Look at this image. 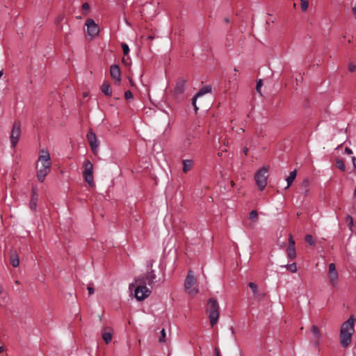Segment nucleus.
<instances>
[{"mask_svg":"<svg viewBox=\"0 0 356 356\" xmlns=\"http://www.w3.org/2000/svg\"><path fill=\"white\" fill-rule=\"evenodd\" d=\"M353 13L355 16V18L356 19V5L353 8Z\"/></svg>","mask_w":356,"mask_h":356,"instance_id":"obj_47","label":"nucleus"},{"mask_svg":"<svg viewBox=\"0 0 356 356\" xmlns=\"http://www.w3.org/2000/svg\"><path fill=\"white\" fill-rule=\"evenodd\" d=\"M122 62L126 63V60H124V58H122Z\"/></svg>","mask_w":356,"mask_h":356,"instance_id":"obj_59","label":"nucleus"},{"mask_svg":"<svg viewBox=\"0 0 356 356\" xmlns=\"http://www.w3.org/2000/svg\"><path fill=\"white\" fill-rule=\"evenodd\" d=\"M207 312L209 314L210 323L213 327L219 318V305L215 298H211L208 300Z\"/></svg>","mask_w":356,"mask_h":356,"instance_id":"obj_2","label":"nucleus"},{"mask_svg":"<svg viewBox=\"0 0 356 356\" xmlns=\"http://www.w3.org/2000/svg\"><path fill=\"white\" fill-rule=\"evenodd\" d=\"M135 283H131L129 284V289H131L133 286H134Z\"/></svg>","mask_w":356,"mask_h":356,"instance_id":"obj_51","label":"nucleus"},{"mask_svg":"<svg viewBox=\"0 0 356 356\" xmlns=\"http://www.w3.org/2000/svg\"><path fill=\"white\" fill-rule=\"evenodd\" d=\"M83 168L84 170L83 172V177L84 180L90 186H95L93 179V165L89 160H86L83 163Z\"/></svg>","mask_w":356,"mask_h":356,"instance_id":"obj_4","label":"nucleus"},{"mask_svg":"<svg viewBox=\"0 0 356 356\" xmlns=\"http://www.w3.org/2000/svg\"><path fill=\"white\" fill-rule=\"evenodd\" d=\"M151 291L144 285H138L134 291V296L136 300L141 301L149 297Z\"/></svg>","mask_w":356,"mask_h":356,"instance_id":"obj_7","label":"nucleus"},{"mask_svg":"<svg viewBox=\"0 0 356 356\" xmlns=\"http://www.w3.org/2000/svg\"><path fill=\"white\" fill-rule=\"evenodd\" d=\"M218 155L220 156H222V153L219 152V153L218 154Z\"/></svg>","mask_w":356,"mask_h":356,"instance_id":"obj_58","label":"nucleus"},{"mask_svg":"<svg viewBox=\"0 0 356 356\" xmlns=\"http://www.w3.org/2000/svg\"><path fill=\"white\" fill-rule=\"evenodd\" d=\"M102 336L104 342L106 344L109 343L113 339V332L111 328L108 327H104L102 330Z\"/></svg>","mask_w":356,"mask_h":356,"instance_id":"obj_20","label":"nucleus"},{"mask_svg":"<svg viewBox=\"0 0 356 356\" xmlns=\"http://www.w3.org/2000/svg\"><path fill=\"white\" fill-rule=\"evenodd\" d=\"M352 161L354 166V168H356V157H352Z\"/></svg>","mask_w":356,"mask_h":356,"instance_id":"obj_46","label":"nucleus"},{"mask_svg":"<svg viewBox=\"0 0 356 356\" xmlns=\"http://www.w3.org/2000/svg\"><path fill=\"white\" fill-rule=\"evenodd\" d=\"M302 195H304V197H307L309 195V188H302Z\"/></svg>","mask_w":356,"mask_h":356,"instance_id":"obj_41","label":"nucleus"},{"mask_svg":"<svg viewBox=\"0 0 356 356\" xmlns=\"http://www.w3.org/2000/svg\"><path fill=\"white\" fill-rule=\"evenodd\" d=\"M111 76L115 80L118 85L121 81V70L118 65H112L110 67Z\"/></svg>","mask_w":356,"mask_h":356,"instance_id":"obj_13","label":"nucleus"},{"mask_svg":"<svg viewBox=\"0 0 356 356\" xmlns=\"http://www.w3.org/2000/svg\"><path fill=\"white\" fill-rule=\"evenodd\" d=\"M249 218L251 220L257 221L258 220V213L256 210H252L249 214Z\"/></svg>","mask_w":356,"mask_h":356,"instance_id":"obj_29","label":"nucleus"},{"mask_svg":"<svg viewBox=\"0 0 356 356\" xmlns=\"http://www.w3.org/2000/svg\"><path fill=\"white\" fill-rule=\"evenodd\" d=\"M183 172L184 173H187L188 171H190L192 169V167L193 165V160L186 159L183 160Z\"/></svg>","mask_w":356,"mask_h":356,"instance_id":"obj_23","label":"nucleus"},{"mask_svg":"<svg viewBox=\"0 0 356 356\" xmlns=\"http://www.w3.org/2000/svg\"><path fill=\"white\" fill-rule=\"evenodd\" d=\"M86 138L92 153L95 155L97 154L99 143L97 142V136L92 129H89Z\"/></svg>","mask_w":356,"mask_h":356,"instance_id":"obj_8","label":"nucleus"},{"mask_svg":"<svg viewBox=\"0 0 356 356\" xmlns=\"http://www.w3.org/2000/svg\"><path fill=\"white\" fill-rule=\"evenodd\" d=\"M300 215H301V213H300V212H298V213H297V216H298V217H299Z\"/></svg>","mask_w":356,"mask_h":356,"instance_id":"obj_56","label":"nucleus"},{"mask_svg":"<svg viewBox=\"0 0 356 356\" xmlns=\"http://www.w3.org/2000/svg\"><path fill=\"white\" fill-rule=\"evenodd\" d=\"M234 72L236 73L238 72V70L236 68H234Z\"/></svg>","mask_w":356,"mask_h":356,"instance_id":"obj_57","label":"nucleus"},{"mask_svg":"<svg viewBox=\"0 0 356 356\" xmlns=\"http://www.w3.org/2000/svg\"><path fill=\"white\" fill-rule=\"evenodd\" d=\"M87 289H88V294H89L90 296L92 295V294L94 293V292H95V289H94V288H93V287H92V286H88V288H87Z\"/></svg>","mask_w":356,"mask_h":356,"instance_id":"obj_42","label":"nucleus"},{"mask_svg":"<svg viewBox=\"0 0 356 356\" xmlns=\"http://www.w3.org/2000/svg\"><path fill=\"white\" fill-rule=\"evenodd\" d=\"M211 90H212L211 86H210V85L204 86L192 98V104L194 107V110H195V113H197V111L198 110V108L196 105L197 99L203 95L211 92Z\"/></svg>","mask_w":356,"mask_h":356,"instance_id":"obj_11","label":"nucleus"},{"mask_svg":"<svg viewBox=\"0 0 356 356\" xmlns=\"http://www.w3.org/2000/svg\"><path fill=\"white\" fill-rule=\"evenodd\" d=\"M21 135V124L19 121H15L11 134H10V142L13 147H15L17 144L19 137Z\"/></svg>","mask_w":356,"mask_h":356,"instance_id":"obj_6","label":"nucleus"},{"mask_svg":"<svg viewBox=\"0 0 356 356\" xmlns=\"http://www.w3.org/2000/svg\"><path fill=\"white\" fill-rule=\"evenodd\" d=\"M269 167L263 166L254 175V180L260 191H262L267 185L268 172Z\"/></svg>","mask_w":356,"mask_h":356,"instance_id":"obj_3","label":"nucleus"},{"mask_svg":"<svg viewBox=\"0 0 356 356\" xmlns=\"http://www.w3.org/2000/svg\"><path fill=\"white\" fill-rule=\"evenodd\" d=\"M224 22L227 24H229V19L228 17H225L224 19Z\"/></svg>","mask_w":356,"mask_h":356,"instance_id":"obj_49","label":"nucleus"},{"mask_svg":"<svg viewBox=\"0 0 356 356\" xmlns=\"http://www.w3.org/2000/svg\"><path fill=\"white\" fill-rule=\"evenodd\" d=\"M305 241L310 245L313 246L315 245V241L311 234H307L305 236Z\"/></svg>","mask_w":356,"mask_h":356,"instance_id":"obj_30","label":"nucleus"},{"mask_svg":"<svg viewBox=\"0 0 356 356\" xmlns=\"http://www.w3.org/2000/svg\"><path fill=\"white\" fill-rule=\"evenodd\" d=\"M187 82L188 80L184 77H179L177 79L173 90V95L176 97H179L185 92Z\"/></svg>","mask_w":356,"mask_h":356,"instance_id":"obj_9","label":"nucleus"},{"mask_svg":"<svg viewBox=\"0 0 356 356\" xmlns=\"http://www.w3.org/2000/svg\"><path fill=\"white\" fill-rule=\"evenodd\" d=\"M196 282V277L193 275V271L190 270L188 272V275L184 282L185 289L189 294L195 295L198 293V289L197 288H192Z\"/></svg>","mask_w":356,"mask_h":356,"instance_id":"obj_5","label":"nucleus"},{"mask_svg":"<svg viewBox=\"0 0 356 356\" xmlns=\"http://www.w3.org/2000/svg\"><path fill=\"white\" fill-rule=\"evenodd\" d=\"M286 268L291 272V273H296L297 271V266H296V264L295 262L291 264H288L286 266H285Z\"/></svg>","mask_w":356,"mask_h":356,"instance_id":"obj_28","label":"nucleus"},{"mask_svg":"<svg viewBox=\"0 0 356 356\" xmlns=\"http://www.w3.org/2000/svg\"><path fill=\"white\" fill-rule=\"evenodd\" d=\"M121 47H122L124 55H125V56L128 55V54L129 52V46L126 43H122Z\"/></svg>","mask_w":356,"mask_h":356,"instance_id":"obj_33","label":"nucleus"},{"mask_svg":"<svg viewBox=\"0 0 356 356\" xmlns=\"http://www.w3.org/2000/svg\"><path fill=\"white\" fill-rule=\"evenodd\" d=\"M42 154L39 156L38 162H41L42 166H51L50 155L48 151L42 149Z\"/></svg>","mask_w":356,"mask_h":356,"instance_id":"obj_17","label":"nucleus"},{"mask_svg":"<svg viewBox=\"0 0 356 356\" xmlns=\"http://www.w3.org/2000/svg\"><path fill=\"white\" fill-rule=\"evenodd\" d=\"M311 333L314 335V341L313 343L315 346V347H318L321 341V333L319 330V328L316 325H312L310 329Z\"/></svg>","mask_w":356,"mask_h":356,"instance_id":"obj_16","label":"nucleus"},{"mask_svg":"<svg viewBox=\"0 0 356 356\" xmlns=\"http://www.w3.org/2000/svg\"><path fill=\"white\" fill-rule=\"evenodd\" d=\"M165 329L163 328L161 330V337L159 339V342H161V343L165 342Z\"/></svg>","mask_w":356,"mask_h":356,"instance_id":"obj_34","label":"nucleus"},{"mask_svg":"<svg viewBox=\"0 0 356 356\" xmlns=\"http://www.w3.org/2000/svg\"><path fill=\"white\" fill-rule=\"evenodd\" d=\"M64 19V16L63 15H60L56 18V23L59 24L60 22H62Z\"/></svg>","mask_w":356,"mask_h":356,"instance_id":"obj_43","label":"nucleus"},{"mask_svg":"<svg viewBox=\"0 0 356 356\" xmlns=\"http://www.w3.org/2000/svg\"><path fill=\"white\" fill-rule=\"evenodd\" d=\"M249 287L252 289L254 297L259 300H261L264 298L266 294L264 293H260L258 291L257 285L254 282H250L248 284Z\"/></svg>","mask_w":356,"mask_h":356,"instance_id":"obj_19","label":"nucleus"},{"mask_svg":"<svg viewBox=\"0 0 356 356\" xmlns=\"http://www.w3.org/2000/svg\"><path fill=\"white\" fill-rule=\"evenodd\" d=\"M243 153H244L245 155H247V154H248V147H245L243 148Z\"/></svg>","mask_w":356,"mask_h":356,"instance_id":"obj_48","label":"nucleus"},{"mask_svg":"<svg viewBox=\"0 0 356 356\" xmlns=\"http://www.w3.org/2000/svg\"><path fill=\"white\" fill-rule=\"evenodd\" d=\"M214 353H215V356H220V350L218 348H215Z\"/></svg>","mask_w":356,"mask_h":356,"instance_id":"obj_44","label":"nucleus"},{"mask_svg":"<svg viewBox=\"0 0 356 356\" xmlns=\"http://www.w3.org/2000/svg\"><path fill=\"white\" fill-rule=\"evenodd\" d=\"M2 75H3V71H0V78L1 77Z\"/></svg>","mask_w":356,"mask_h":356,"instance_id":"obj_55","label":"nucleus"},{"mask_svg":"<svg viewBox=\"0 0 356 356\" xmlns=\"http://www.w3.org/2000/svg\"><path fill=\"white\" fill-rule=\"evenodd\" d=\"M346 222L348 223V226L351 227L353 225V219L351 216L348 215L346 217Z\"/></svg>","mask_w":356,"mask_h":356,"instance_id":"obj_36","label":"nucleus"},{"mask_svg":"<svg viewBox=\"0 0 356 356\" xmlns=\"http://www.w3.org/2000/svg\"><path fill=\"white\" fill-rule=\"evenodd\" d=\"M147 274L148 278L149 280V286H152L156 282L163 283L164 282V280H165L164 277L159 278L158 280H156V276L154 273V271L152 269H151L150 271L147 272Z\"/></svg>","mask_w":356,"mask_h":356,"instance_id":"obj_21","label":"nucleus"},{"mask_svg":"<svg viewBox=\"0 0 356 356\" xmlns=\"http://www.w3.org/2000/svg\"><path fill=\"white\" fill-rule=\"evenodd\" d=\"M82 10L84 12H88V10H90V5L86 2V3H83V5H82Z\"/></svg>","mask_w":356,"mask_h":356,"instance_id":"obj_40","label":"nucleus"},{"mask_svg":"<svg viewBox=\"0 0 356 356\" xmlns=\"http://www.w3.org/2000/svg\"><path fill=\"white\" fill-rule=\"evenodd\" d=\"M10 261L13 267H17L19 266V260L15 251L10 253Z\"/></svg>","mask_w":356,"mask_h":356,"instance_id":"obj_24","label":"nucleus"},{"mask_svg":"<svg viewBox=\"0 0 356 356\" xmlns=\"http://www.w3.org/2000/svg\"><path fill=\"white\" fill-rule=\"evenodd\" d=\"M102 92L108 97H111L112 90L111 88V86L108 82L104 81L101 86Z\"/></svg>","mask_w":356,"mask_h":356,"instance_id":"obj_22","label":"nucleus"},{"mask_svg":"<svg viewBox=\"0 0 356 356\" xmlns=\"http://www.w3.org/2000/svg\"><path fill=\"white\" fill-rule=\"evenodd\" d=\"M86 25L87 26V32L89 35L92 38H95L98 35L99 33V28L92 19H88L86 22Z\"/></svg>","mask_w":356,"mask_h":356,"instance_id":"obj_10","label":"nucleus"},{"mask_svg":"<svg viewBox=\"0 0 356 356\" xmlns=\"http://www.w3.org/2000/svg\"><path fill=\"white\" fill-rule=\"evenodd\" d=\"M51 167L49 165L42 166L37 171V178L40 182H43L45 177L50 172Z\"/></svg>","mask_w":356,"mask_h":356,"instance_id":"obj_18","label":"nucleus"},{"mask_svg":"<svg viewBox=\"0 0 356 356\" xmlns=\"http://www.w3.org/2000/svg\"><path fill=\"white\" fill-rule=\"evenodd\" d=\"M336 166L337 168H339L342 172H345L346 170V165L342 159H338L336 161Z\"/></svg>","mask_w":356,"mask_h":356,"instance_id":"obj_27","label":"nucleus"},{"mask_svg":"<svg viewBox=\"0 0 356 356\" xmlns=\"http://www.w3.org/2000/svg\"><path fill=\"white\" fill-rule=\"evenodd\" d=\"M309 0H300L301 9L302 11H306L309 6Z\"/></svg>","mask_w":356,"mask_h":356,"instance_id":"obj_31","label":"nucleus"},{"mask_svg":"<svg viewBox=\"0 0 356 356\" xmlns=\"http://www.w3.org/2000/svg\"><path fill=\"white\" fill-rule=\"evenodd\" d=\"M263 85V81L261 79H259L257 81V85H256V90L257 92L261 95L262 96V93L261 92V88Z\"/></svg>","mask_w":356,"mask_h":356,"instance_id":"obj_32","label":"nucleus"},{"mask_svg":"<svg viewBox=\"0 0 356 356\" xmlns=\"http://www.w3.org/2000/svg\"><path fill=\"white\" fill-rule=\"evenodd\" d=\"M114 99H119V98L118 97H115Z\"/></svg>","mask_w":356,"mask_h":356,"instance_id":"obj_60","label":"nucleus"},{"mask_svg":"<svg viewBox=\"0 0 356 356\" xmlns=\"http://www.w3.org/2000/svg\"><path fill=\"white\" fill-rule=\"evenodd\" d=\"M329 278L331 284L334 286L337 284L338 273L334 263L329 264Z\"/></svg>","mask_w":356,"mask_h":356,"instance_id":"obj_15","label":"nucleus"},{"mask_svg":"<svg viewBox=\"0 0 356 356\" xmlns=\"http://www.w3.org/2000/svg\"><path fill=\"white\" fill-rule=\"evenodd\" d=\"M3 351V347L2 346H0V353Z\"/></svg>","mask_w":356,"mask_h":356,"instance_id":"obj_52","label":"nucleus"},{"mask_svg":"<svg viewBox=\"0 0 356 356\" xmlns=\"http://www.w3.org/2000/svg\"><path fill=\"white\" fill-rule=\"evenodd\" d=\"M344 151L348 154H353V151L349 147H346Z\"/></svg>","mask_w":356,"mask_h":356,"instance_id":"obj_45","label":"nucleus"},{"mask_svg":"<svg viewBox=\"0 0 356 356\" xmlns=\"http://www.w3.org/2000/svg\"><path fill=\"white\" fill-rule=\"evenodd\" d=\"M149 278L147 276V274L139 276L137 279L135 280V282H138V285H144L146 286V284H149Z\"/></svg>","mask_w":356,"mask_h":356,"instance_id":"obj_26","label":"nucleus"},{"mask_svg":"<svg viewBox=\"0 0 356 356\" xmlns=\"http://www.w3.org/2000/svg\"><path fill=\"white\" fill-rule=\"evenodd\" d=\"M309 181L307 178L304 179L303 181L301 183V188H309Z\"/></svg>","mask_w":356,"mask_h":356,"instance_id":"obj_35","label":"nucleus"},{"mask_svg":"<svg viewBox=\"0 0 356 356\" xmlns=\"http://www.w3.org/2000/svg\"><path fill=\"white\" fill-rule=\"evenodd\" d=\"M348 69L350 72H353L356 70V65L353 63H350L348 65Z\"/></svg>","mask_w":356,"mask_h":356,"instance_id":"obj_39","label":"nucleus"},{"mask_svg":"<svg viewBox=\"0 0 356 356\" xmlns=\"http://www.w3.org/2000/svg\"><path fill=\"white\" fill-rule=\"evenodd\" d=\"M296 175H297L296 170H294L290 172L289 175L286 179V180L287 181V186H286L285 189H287L291 186V185L292 184V183L293 182V181L296 179Z\"/></svg>","mask_w":356,"mask_h":356,"instance_id":"obj_25","label":"nucleus"},{"mask_svg":"<svg viewBox=\"0 0 356 356\" xmlns=\"http://www.w3.org/2000/svg\"><path fill=\"white\" fill-rule=\"evenodd\" d=\"M124 98L127 100H129V99H132L133 98L132 92L130 90H129L125 91V92H124Z\"/></svg>","mask_w":356,"mask_h":356,"instance_id":"obj_38","label":"nucleus"},{"mask_svg":"<svg viewBox=\"0 0 356 356\" xmlns=\"http://www.w3.org/2000/svg\"><path fill=\"white\" fill-rule=\"evenodd\" d=\"M154 38V36H152V35H149V36H147V40H152Z\"/></svg>","mask_w":356,"mask_h":356,"instance_id":"obj_50","label":"nucleus"},{"mask_svg":"<svg viewBox=\"0 0 356 356\" xmlns=\"http://www.w3.org/2000/svg\"><path fill=\"white\" fill-rule=\"evenodd\" d=\"M129 82H130L131 86H134V82H133L132 79H129Z\"/></svg>","mask_w":356,"mask_h":356,"instance_id":"obj_53","label":"nucleus"},{"mask_svg":"<svg viewBox=\"0 0 356 356\" xmlns=\"http://www.w3.org/2000/svg\"><path fill=\"white\" fill-rule=\"evenodd\" d=\"M191 138H192V136H187L186 139L184 142V146L185 148H187L190 146V145L191 143Z\"/></svg>","mask_w":356,"mask_h":356,"instance_id":"obj_37","label":"nucleus"},{"mask_svg":"<svg viewBox=\"0 0 356 356\" xmlns=\"http://www.w3.org/2000/svg\"><path fill=\"white\" fill-rule=\"evenodd\" d=\"M355 321L354 316L351 315L341 326L339 341L341 346L344 348H346L351 343L352 337L355 332L354 323Z\"/></svg>","mask_w":356,"mask_h":356,"instance_id":"obj_1","label":"nucleus"},{"mask_svg":"<svg viewBox=\"0 0 356 356\" xmlns=\"http://www.w3.org/2000/svg\"><path fill=\"white\" fill-rule=\"evenodd\" d=\"M31 198L29 202V207L32 211H36L38 200V189L36 186H33L31 189Z\"/></svg>","mask_w":356,"mask_h":356,"instance_id":"obj_12","label":"nucleus"},{"mask_svg":"<svg viewBox=\"0 0 356 356\" xmlns=\"http://www.w3.org/2000/svg\"><path fill=\"white\" fill-rule=\"evenodd\" d=\"M287 256L290 259H294L296 256V249H295V241L293 238L292 234H290L289 236V244L286 248Z\"/></svg>","mask_w":356,"mask_h":356,"instance_id":"obj_14","label":"nucleus"},{"mask_svg":"<svg viewBox=\"0 0 356 356\" xmlns=\"http://www.w3.org/2000/svg\"><path fill=\"white\" fill-rule=\"evenodd\" d=\"M3 291V288L0 286V294L2 293Z\"/></svg>","mask_w":356,"mask_h":356,"instance_id":"obj_54","label":"nucleus"}]
</instances>
